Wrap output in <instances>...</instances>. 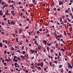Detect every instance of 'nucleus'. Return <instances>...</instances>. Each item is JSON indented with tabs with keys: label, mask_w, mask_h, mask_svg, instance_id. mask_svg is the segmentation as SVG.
<instances>
[{
	"label": "nucleus",
	"mask_w": 73,
	"mask_h": 73,
	"mask_svg": "<svg viewBox=\"0 0 73 73\" xmlns=\"http://www.w3.org/2000/svg\"><path fill=\"white\" fill-rule=\"evenodd\" d=\"M54 10L55 11H56V8L55 7L54 8Z\"/></svg>",
	"instance_id": "e433bc0d"
},
{
	"label": "nucleus",
	"mask_w": 73,
	"mask_h": 73,
	"mask_svg": "<svg viewBox=\"0 0 73 73\" xmlns=\"http://www.w3.org/2000/svg\"><path fill=\"white\" fill-rule=\"evenodd\" d=\"M44 62H45V61H46V58H45L44 59Z\"/></svg>",
	"instance_id": "864d4df0"
},
{
	"label": "nucleus",
	"mask_w": 73,
	"mask_h": 73,
	"mask_svg": "<svg viewBox=\"0 0 73 73\" xmlns=\"http://www.w3.org/2000/svg\"><path fill=\"white\" fill-rule=\"evenodd\" d=\"M4 53L5 54H6V53H7V51L5 50L4 51Z\"/></svg>",
	"instance_id": "8fccbe9b"
},
{
	"label": "nucleus",
	"mask_w": 73,
	"mask_h": 73,
	"mask_svg": "<svg viewBox=\"0 0 73 73\" xmlns=\"http://www.w3.org/2000/svg\"><path fill=\"white\" fill-rule=\"evenodd\" d=\"M43 41H44V45H45L46 44V43H47V42L46 40H43Z\"/></svg>",
	"instance_id": "20e7f679"
},
{
	"label": "nucleus",
	"mask_w": 73,
	"mask_h": 73,
	"mask_svg": "<svg viewBox=\"0 0 73 73\" xmlns=\"http://www.w3.org/2000/svg\"><path fill=\"white\" fill-rule=\"evenodd\" d=\"M37 34H38V33H40V31H37Z\"/></svg>",
	"instance_id": "603ef678"
},
{
	"label": "nucleus",
	"mask_w": 73,
	"mask_h": 73,
	"mask_svg": "<svg viewBox=\"0 0 73 73\" xmlns=\"http://www.w3.org/2000/svg\"><path fill=\"white\" fill-rule=\"evenodd\" d=\"M71 9L72 12H73V8H71Z\"/></svg>",
	"instance_id": "774afa93"
},
{
	"label": "nucleus",
	"mask_w": 73,
	"mask_h": 73,
	"mask_svg": "<svg viewBox=\"0 0 73 73\" xmlns=\"http://www.w3.org/2000/svg\"><path fill=\"white\" fill-rule=\"evenodd\" d=\"M20 4H21V2H19V5H20Z\"/></svg>",
	"instance_id": "052dcab7"
},
{
	"label": "nucleus",
	"mask_w": 73,
	"mask_h": 73,
	"mask_svg": "<svg viewBox=\"0 0 73 73\" xmlns=\"http://www.w3.org/2000/svg\"><path fill=\"white\" fill-rule=\"evenodd\" d=\"M22 53V54H24L25 53V51H23V52Z\"/></svg>",
	"instance_id": "dca6fc26"
},
{
	"label": "nucleus",
	"mask_w": 73,
	"mask_h": 73,
	"mask_svg": "<svg viewBox=\"0 0 73 73\" xmlns=\"http://www.w3.org/2000/svg\"><path fill=\"white\" fill-rule=\"evenodd\" d=\"M64 22L65 23H66V20H64Z\"/></svg>",
	"instance_id": "0e129e2a"
},
{
	"label": "nucleus",
	"mask_w": 73,
	"mask_h": 73,
	"mask_svg": "<svg viewBox=\"0 0 73 73\" xmlns=\"http://www.w3.org/2000/svg\"><path fill=\"white\" fill-rule=\"evenodd\" d=\"M44 71H46V68H44Z\"/></svg>",
	"instance_id": "c9c22d12"
},
{
	"label": "nucleus",
	"mask_w": 73,
	"mask_h": 73,
	"mask_svg": "<svg viewBox=\"0 0 73 73\" xmlns=\"http://www.w3.org/2000/svg\"><path fill=\"white\" fill-rule=\"evenodd\" d=\"M37 37H37V36H35V38H37Z\"/></svg>",
	"instance_id": "bf43d9fd"
},
{
	"label": "nucleus",
	"mask_w": 73,
	"mask_h": 73,
	"mask_svg": "<svg viewBox=\"0 0 73 73\" xmlns=\"http://www.w3.org/2000/svg\"><path fill=\"white\" fill-rule=\"evenodd\" d=\"M26 43H27V42H28V39H27L26 40Z\"/></svg>",
	"instance_id": "5701e85b"
},
{
	"label": "nucleus",
	"mask_w": 73,
	"mask_h": 73,
	"mask_svg": "<svg viewBox=\"0 0 73 73\" xmlns=\"http://www.w3.org/2000/svg\"><path fill=\"white\" fill-rule=\"evenodd\" d=\"M12 35L13 36H14V37H15V34H13Z\"/></svg>",
	"instance_id": "4d7b16f0"
},
{
	"label": "nucleus",
	"mask_w": 73,
	"mask_h": 73,
	"mask_svg": "<svg viewBox=\"0 0 73 73\" xmlns=\"http://www.w3.org/2000/svg\"><path fill=\"white\" fill-rule=\"evenodd\" d=\"M37 68L38 69H39V70H41V68L40 67H37Z\"/></svg>",
	"instance_id": "2eb2a0df"
},
{
	"label": "nucleus",
	"mask_w": 73,
	"mask_h": 73,
	"mask_svg": "<svg viewBox=\"0 0 73 73\" xmlns=\"http://www.w3.org/2000/svg\"><path fill=\"white\" fill-rule=\"evenodd\" d=\"M48 46H50V45H52V44L51 43H50L48 45Z\"/></svg>",
	"instance_id": "bb28decb"
},
{
	"label": "nucleus",
	"mask_w": 73,
	"mask_h": 73,
	"mask_svg": "<svg viewBox=\"0 0 73 73\" xmlns=\"http://www.w3.org/2000/svg\"><path fill=\"white\" fill-rule=\"evenodd\" d=\"M22 12H25V9H22Z\"/></svg>",
	"instance_id": "de8ad7c7"
},
{
	"label": "nucleus",
	"mask_w": 73,
	"mask_h": 73,
	"mask_svg": "<svg viewBox=\"0 0 73 73\" xmlns=\"http://www.w3.org/2000/svg\"><path fill=\"white\" fill-rule=\"evenodd\" d=\"M50 51L51 52H53V49H51Z\"/></svg>",
	"instance_id": "a18cd8bd"
},
{
	"label": "nucleus",
	"mask_w": 73,
	"mask_h": 73,
	"mask_svg": "<svg viewBox=\"0 0 73 73\" xmlns=\"http://www.w3.org/2000/svg\"><path fill=\"white\" fill-rule=\"evenodd\" d=\"M62 21V19L61 18H60V22H61Z\"/></svg>",
	"instance_id": "c85d7f7f"
},
{
	"label": "nucleus",
	"mask_w": 73,
	"mask_h": 73,
	"mask_svg": "<svg viewBox=\"0 0 73 73\" xmlns=\"http://www.w3.org/2000/svg\"><path fill=\"white\" fill-rule=\"evenodd\" d=\"M54 62L55 64H57V61L55 60L54 61Z\"/></svg>",
	"instance_id": "72a5a7b5"
},
{
	"label": "nucleus",
	"mask_w": 73,
	"mask_h": 73,
	"mask_svg": "<svg viewBox=\"0 0 73 73\" xmlns=\"http://www.w3.org/2000/svg\"><path fill=\"white\" fill-rule=\"evenodd\" d=\"M52 4L53 6H54V2H52Z\"/></svg>",
	"instance_id": "6ab92c4d"
},
{
	"label": "nucleus",
	"mask_w": 73,
	"mask_h": 73,
	"mask_svg": "<svg viewBox=\"0 0 73 73\" xmlns=\"http://www.w3.org/2000/svg\"><path fill=\"white\" fill-rule=\"evenodd\" d=\"M5 61H7V62H9V59H5Z\"/></svg>",
	"instance_id": "9d476101"
},
{
	"label": "nucleus",
	"mask_w": 73,
	"mask_h": 73,
	"mask_svg": "<svg viewBox=\"0 0 73 73\" xmlns=\"http://www.w3.org/2000/svg\"><path fill=\"white\" fill-rule=\"evenodd\" d=\"M24 46H23L22 48V50H24Z\"/></svg>",
	"instance_id": "3c124183"
},
{
	"label": "nucleus",
	"mask_w": 73,
	"mask_h": 73,
	"mask_svg": "<svg viewBox=\"0 0 73 73\" xmlns=\"http://www.w3.org/2000/svg\"><path fill=\"white\" fill-rule=\"evenodd\" d=\"M59 5H63V2L62 1H60L59 3Z\"/></svg>",
	"instance_id": "f257e3e1"
},
{
	"label": "nucleus",
	"mask_w": 73,
	"mask_h": 73,
	"mask_svg": "<svg viewBox=\"0 0 73 73\" xmlns=\"http://www.w3.org/2000/svg\"><path fill=\"white\" fill-rule=\"evenodd\" d=\"M61 72L62 73H64V70H61Z\"/></svg>",
	"instance_id": "ea45409f"
},
{
	"label": "nucleus",
	"mask_w": 73,
	"mask_h": 73,
	"mask_svg": "<svg viewBox=\"0 0 73 73\" xmlns=\"http://www.w3.org/2000/svg\"><path fill=\"white\" fill-rule=\"evenodd\" d=\"M71 25H71V24L70 23L69 24V27L71 26Z\"/></svg>",
	"instance_id": "6e6d98bb"
},
{
	"label": "nucleus",
	"mask_w": 73,
	"mask_h": 73,
	"mask_svg": "<svg viewBox=\"0 0 73 73\" xmlns=\"http://www.w3.org/2000/svg\"><path fill=\"white\" fill-rule=\"evenodd\" d=\"M43 22V20H42V19H40V22Z\"/></svg>",
	"instance_id": "b1692460"
},
{
	"label": "nucleus",
	"mask_w": 73,
	"mask_h": 73,
	"mask_svg": "<svg viewBox=\"0 0 73 73\" xmlns=\"http://www.w3.org/2000/svg\"><path fill=\"white\" fill-rule=\"evenodd\" d=\"M57 10L58 11H60V9H58Z\"/></svg>",
	"instance_id": "13d9d810"
},
{
	"label": "nucleus",
	"mask_w": 73,
	"mask_h": 73,
	"mask_svg": "<svg viewBox=\"0 0 73 73\" xmlns=\"http://www.w3.org/2000/svg\"><path fill=\"white\" fill-rule=\"evenodd\" d=\"M11 50H14V48H11Z\"/></svg>",
	"instance_id": "680f3d73"
},
{
	"label": "nucleus",
	"mask_w": 73,
	"mask_h": 73,
	"mask_svg": "<svg viewBox=\"0 0 73 73\" xmlns=\"http://www.w3.org/2000/svg\"><path fill=\"white\" fill-rule=\"evenodd\" d=\"M70 69H72V68H73L72 67V66H71V65H70Z\"/></svg>",
	"instance_id": "58836bf2"
},
{
	"label": "nucleus",
	"mask_w": 73,
	"mask_h": 73,
	"mask_svg": "<svg viewBox=\"0 0 73 73\" xmlns=\"http://www.w3.org/2000/svg\"><path fill=\"white\" fill-rule=\"evenodd\" d=\"M61 51H63V52H65V49L62 48L61 49Z\"/></svg>",
	"instance_id": "6e6552de"
},
{
	"label": "nucleus",
	"mask_w": 73,
	"mask_h": 73,
	"mask_svg": "<svg viewBox=\"0 0 73 73\" xmlns=\"http://www.w3.org/2000/svg\"><path fill=\"white\" fill-rule=\"evenodd\" d=\"M68 73H71V70L69 71L68 72Z\"/></svg>",
	"instance_id": "338daca9"
},
{
	"label": "nucleus",
	"mask_w": 73,
	"mask_h": 73,
	"mask_svg": "<svg viewBox=\"0 0 73 73\" xmlns=\"http://www.w3.org/2000/svg\"><path fill=\"white\" fill-rule=\"evenodd\" d=\"M59 56H61V53H60V52L59 53Z\"/></svg>",
	"instance_id": "a19ab883"
},
{
	"label": "nucleus",
	"mask_w": 73,
	"mask_h": 73,
	"mask_svg": "<svg viewBox=\"0 0 73 73\" xmlns=\"http://www.w3.org/2000/svg\"><path fill=\"white\" fill-rule=\"evenodd\" d=\"M70 31H72V27H70Z\"/></svg>",
	"instance_id": "cd10ccee"
},
{
	"label": "nucleus",
	"mask_w": 73,
	"mask_h": 73,
	"mask_svg": "<svg viewBox=\"0 0 73 73\" xmlns=\"http://www.w3.org/2000/svg\"><path fill=\"white\" fill-rule=\"evenodd\" d=\"M40 65H41V67H43V64L42 63V62L41 63H40Z\"/></svg>",
	"instance_id": "423d86ee"
},
{
	"label": "nucleus",
	"mask_w": 73,
	"mask_h": 73,
	"mask_svg": "<svg viewBox=\"0 0 73 73\" xmlns=\"http://www.w3.org/2000/svg\"><path fill=\"white\" fill-rule=\"evenodd\" d=\"M22 32V30L20 29H19V33H20Z\"/></svg>",
	"instance_id": "1a4fd4ad"
},
{
	"label": "nucleus",
	"mask_w": 73,
	"mask_h": 73,
	"mask_svg": "<svg viewBox=\"0 0 73 73\" xmlns=\"http://www.w3.org/2000/svg\"><path fill=\"white\" fill-rule=\"evenodd\" d=\"M4 3H5V2H3L1 3V5H3L4 4Z\"/></svg>",
	"instance_id": "2f4dec72"
},
{
	"label": "nucleus",
	"mask_w": 73,
	"mask_h": 73,
	"mask_svg": "<svg viewBox=\"0 0 73 73\" xmlns=\"http://www.w3.org/2000/svg\"><path fill=\"white\" fill-rule=\"evenodd\" d=\"M1 33H2V35H4V32H1Z\"/></svg>",
	"instance_id": "5fc2aeb1"
},
{
	"label": "nucleus",
	"mask_w": 73,
	"mask_h": 73,
	"mask_svg": "<svg viewBox=\"0 0 73 73\" xmlns=\"http://www.w3.org/2000/svg\"><path fill=\"white\" fill-rule=\"evenodd\" d=\"M25 29H28L29 28V26H28L25 27Z\"/></svg>",
	"instance_id": "aec40b11"
},
{
	"label": "nucleus",
	"mask_w": 73,
	"mask_h": 73,
	"mask_svg": "<svg viewBox=\"0 0 73 73\" xmlns=\"http://www.w3.org/2000/svg\"><path fill=\"white\" fill-rule=\"evenodd\" d=\"M46 52V50H45V49H43V52Z\"/></svg>",
	"instance_id": "37998d69"
},
{
	"label": "nucleus",
	"mask_w": 73,
	"mask_h": 73,
	"mask_svg": "<svg viewBox=\"0 0 73 73\" xmlns=\"http://www.w3.org/2000/svg\"><path fill=\"white\" fill-rule=\"evenodd\" d=\"M8 24H9L10 25V24H11V23H10V22H9V20H8Z\"/></svg>",
	"instance_id": "ddd939ff"
},
{
	"label": "nucleus",
	"mask_w": 73,
	"mask_h": 73,
	"mask_svg": "<svg viewBox=\"0 0 73 73\" xmlns=\"http://www.w3.org/2000/svg\"><path fill=\"white\" fill-rule=\"evenodd\" d=\"M50 66H52V62H50Z\"/></svg>",
	"instance_id": "a878e982"
},
{
	"label": "nucleus",
	"mask_w": 73,
	"mask_h": 73,
	"mask_svg": "<svg viewBox=\"0 0 73 73\" xmlns=\"http://www.w3.org/2000/svg\"><path fill=\"white\" fill-rule=\"evenodd\" d=\"M2 12V11L1 10H0V15L1 16H2L3 15V14L1 13Z\"/></svg>",
	"instance_id": "9b49d317"
},
{
	"label": "nucleus",
	"mask_w": 73,
	"mask_h": 73,
	"mask_svg": "<svg viewBox=\"0 0 73 73\" xmlns=\"http://www.w3.org/2000/svg\"><path fill=\"white\" fill-rule=\"evenodd\" d=\"M18 52H19V53H21V52H20V51L19 50H18L17 51Z\"/></svg>",
	"instance_id": "e2e57ef3"
},
{
	"label": "nucleus",
	"mask_w": 73,
	"mask_h": 73,
	"mask_svg": "<svg viewBox=\"0 0 73 73\" xmlns=\"http://www.w3.org/2000/svg\"><path fill=\"white\" fill-rule=\"evenodd\" d=\"M31 52V53H34L35 52V50H30Z\"/></svg>",
	"instance_id": "39448f33"
},
{
	"label": "nucleus",
	"mask_w": 73,
	"mask_h": 73,
	"mask_svg": "<svg viewBox=\"0 0 73 73\" xmlns=\"http://www.w3.org/2000/svg\"><path fill=\"white\" fill-rule=\"evenodd\" d=\"M14 11H12L11 12V13H12V14L14 13Z\"/></svg>",
	"instance_id": "4c0bfd02"
},
{
	"label": "nucleus",
	"mask_w": 73,
	"mask_h": 73,
	"mask_svg": "<svg viewBox=\"0 0 73 73\" xmlns=\"http://www.w3.org/2000/svg\"><path fill=\"white\" fill-rule=\"evenodd\" d=\"M3 46V45H2V43H0V47H2Z\"/></svg>",
	"instance_id": "a211bd4d"
},
{
	"label": "nucleus",
	"mask_w": 73,
	"mask_h": 73,
	"mask_svg": "<svg viewBox=\"0 0 73 73\" xmlns=\"http://www.w3.org/2000/svg\"><path fill=\"white\" fill-rule=\"evenodd\" d=\"M2 41L3 42V43H4L5 41V40H3Z\"/></svg>",
	"instance_id": "49530a36"
},
{
	"label": "nucleus",
	"mask_w": 73,
	"mask_h": 73,
	"mask_svg": "<svg viewBox=\"0 0 73 73\" xmlns=\"http://www.w3.org/2000/svg\"><path fill=\"white\" fill-rule=\"evenodd\" d=\"M14 65L15 66V68H17V66L16 65V64H14Z\"/></svg>",
	"instance_id": "c756f323"
},
{
	"label": "nucleus",
	"mask_w": 73,
	"mask_h": 73,
	"mask_svg": "<svg viewBox=\"0 0 73 73\" xmlns=\"http://www.w3.org/2000/svg\"><path fill=\"white\" fill-rule=\"evenodd\" d=\"M61 24H64V21H61V23H60Z\"/></svg>",
	"instance_id": "4468645a"
},
{
	"label": "nucleus",
	"mask_w": 73,
	"mask_h": 73,
	"mask_svg": "<svg viewBox=\"0 0 73 73\" xmlns=\"http://www.w3.org/2000/svg\"><path fill=\"white\" fill-rule=\"evenodd\" d=\"M62 65H60L59 66V68H61V67H62Z\"/></svg>",
	"instance_id": "412c9836"
},
{
	"label": "nucleus",
	"mask_w": 73,
	"mask_h": 73,
	"mask_svg": "<svg viewBox=\"0 0 73 73\" xmlns=\"http://www.w3.org/2000/svg\"><path fill=\"white\" fill-rule=\"evenodd\" d=\"M11 23L12 24H15V22L13 21H11Z\"/></svg>",
	"instance_id": "0eeeda50"
},
{
	"label": "nucleus",
	"mask_w": 73,
	"mask_h": 73,
	"mask_svg": "<svg viewBox=\"0 0 73 73\" xmlns=\"http://www.w3.org/2000/svg\"><path fill=\"white\" fill-rule=\"evenodd\" d=\"M67 65H68V66H70V64L69 62H68V63H67Z\"/></svg>",
	"instance_id": "393cba45"
},
{
	"label": "nucleus",
	"mask_w": 73,
	"mask_h": 73,
	"mask_svg": "<svg viewBox=\"0 0 73 73\" xmlns=\"http://www.w3.org/2000/svg\"><path fill=\"white\" fill-rule=\"evenodd\" d=\"M3 65H5V66H7V64H6V63L4 62L3 63Z\"/></svg>",
	"instance_id": "7c9ffc66"
},
{
	"label": "nucleus",
	"mask_w": 73,
	"mask_h": 73,
	"mask_svg": "<svg viewBox=\"0 0 73 73\" xmlns=\"http://www.w3.org/2000/svg\"><path fill=\"white\" fill-rule=\"evenodd\" d=\"M64 35H65V36H66V32H65V31H64Z\"/></svg>",
	"instance_id": "f3484780"
},
{
	"label": "nucleus",
	"mask_w": 73,
	"mask_h": 73,
	"mask_svg": "<svg viewBox=\"0 0 73 73\" xmlns=\"http://www.w3.org/2000/svg\"><path fill=\"white\" fill-rule=\"evenodd\" d=\"M62 18L63 19H65V16L63 15Z\"/></svg>",
	"instance_id": "4be33fe9"
},
{
	"label": "nucleus",
	"mask_w": 73,
	"mask_h": 73,
	"mask_svg": "<svg viewBox=\"0 0 73 73\" xmlns=\"http://www.w3.org/2000/svg\"><path fill=\"white\" fill-rule=\"evenodd\" d=\"M34 67H35V66H33L31 67V68L32 69H34Z\"/></svg>",
	"instance_id": "c03bdc74"
},
{
	"label": "nucleus",
	"mask_w": 73,
	"mask_h": 73,
	"mask_svg": "<svg viewBox=\"0 0 73 73\" xmlns=\"http://www.w3.org/2000/svg\"><path fill=\"white\" fill-rule=\"evenodd\" d=\"M13 7V5H11L10 6V8H11V7Z\"/></svg>",
	"instance_id": "f704fd0d"
},
{
	"label": "nucleus",
	"mask_w": 73,
	"mask_h": 73,
	"mask_svg": "<svg viewBox=\"0 0 73 73\" xmlns=\"http://www.w3.org/2000/svg\"><path fill=\"white\" fill-rule=\"evenodd\" d=\"M56 48H58V43H56Z\"/></svg>",
	"instance_id": "f8f14e48"
},
{
	"label": "nucleus",
	"mask_w": 73,
	"mask_h": 73,
	"mask_svg": "<svg viewBox=\"0 0 73 73\" xmlns=\"http://www.w3.org/2000/svg\"><path fill=\"white\" fill-rule=\"evenodd\" d=\"M68 54L70 56H71V55H72V54L70 52H69V53Z\"/></svg>",
	"instance_id": "473e14b6"
},
{
	"label": "nucleus",
	"mask_w": 73,
	"mask_h": 73,
	"mask_svg": "<svg viewBox=\"0 0 73 73\" xmlns=\"http://www.w3.org/2000/svg\"><path fill=\"white\" fill-rule=\"evenodd\" d=\"M51 22L52 23H53V20L52 19L51 20Z\"/></svg>",
	"instance_id": "79ce46f5"
},
{
	"label": "nucleus",
	"mask_w": 73,
	"mask_h": 73,
	"mask_svg": "<svg viewBox=\"0 0 73 73\" xmlns=\"http://www.w3.org/2000/svg\"><path fill=\"white\" fill-rule=\"evenodd\" d=\"M13 60L14 61H15L16 62H18V60L17 59H13Z\"/></svg>",
	"instance_id": "7ed1b4c3"
},
{
	"label": "nucleus",
	"mask_w": 73,
	"mask_h": 73,
	"mask_svg": "<svg viewBox=\"0 0 73 73\" xmlns=\"http://www.w3.org/2000/svg\"><path fill=\"white\" fill-rule=\"evenodd\" d=\"M33 3H33V4L34 5H36V4H37V2H36V1L35 0H33Z\"/></svg>",
	"instance_id": "f03ea898"
},
{
	"label": "nucleus",
	"mask_w": 73,
	"mask_h": 73,
	"mask_svg": "<svg viewBox=\"0 0 73 73\" xmlns=\"http://www.w3.org/2000/svg\"><path fill=\"white\" fill-rule=\"evenodd\" d=\"M23 38H25V35H23Z\"/></svg>",
	"instance_id": "69168bd1"
},
{
	"label": "nucleus",
	"mask_w": 73,
	"mask_h": 73,
	"mask_svg": "<svg viewBox=\"0 0 73 73\" xmlns=\"http://www.w3.org/2000/svg\"><path fill=\"white\" fill-rule=\"evenodd\" d=\"M42 29H39V31H40V32H42Z\"/></svg>",
	"instance_id": "09e8293b"
}]
</instances>
